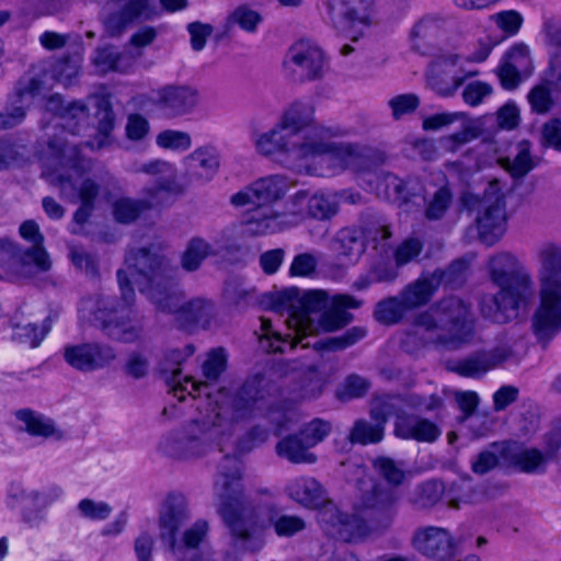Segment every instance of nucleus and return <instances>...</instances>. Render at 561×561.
Wrapping results in <instances>:
<instances>
[{"label": "nucleus", "mask_w": 561, "mask_h": 561, "mask_svg": "<svg viewBox=\"0 0 561 561\" xmlns=\"http://www.w3.org/2000/svg\"><path fill=\"white\" fill-rule=\"evenodd\" d=\"M80 62L79 57H66L57 60L51 68L53 78L65 87L70 85L79 73Z\"/></svg>", "instance_id": "nucleus-61"}, {"label": "nucleus", "mask_w": 561, "mask_h": 561, "mask_svg": "<svg viewBox=\"0 0 561 561\" xmlns=\"http://www.w3.org/2000/svg\"><path fill=\"white\" fill-rule=\"evenodd\" d=\"M126 264L139 291L158 312L174 314L185 330L209 323L214 313L213 301L195 297L184 302L185 294L174 277L175 271L161 253L160 247L151 244L130 250Z\"/></svg>", "instance_id": "nucleus-1"}, {"label": "nucleus", "mask_w": 561, "mask_h": 561, "mask_svg": "<svg viewBox=\"0 0 561 561\" xmlns=\"http://www.w3.org/2000/svg\"><path fill=\"white\" fill-rule=\"evenodd\" d=\"M39 491L24 489L21 484H11L8 491V505L22 511L23 520L31 527H37L44 520L38 508Z\"/></svg>", "instance_id": "nucleus-30"}, {"label": "nucleus", "mask_w": 561, "mask_h": 561, "mask_svg": "<svg viewBox=\"0 0 561 561\" xmlns=\"http://www.w3.org/2000/svg\"><path fill=\"white\" fill-rule=\"evenodd\" d=\"M43 89V81L31 78L27 84L19 89L14 95L12 107H7L0 113V129L12 128L19 125L25 117V101L38 94Z\"/></svg>", "instance_id": "nucleus-36"}, {"label": "nucleus", "mask_w": 561, "mask_h": 561, "mask_svg": "<svg viewBox=\"0 0 561 561\" xmlns=\"http://www.w3.org/2000/svg\"><path fill=\"white\" fill-rule=\"evenodd\" d=\"M529 50L524 44L515 45L499 67L497 76L504 89L513 90L520 82V70L529 64Z\"/></svg>", "instance_id": "nucleus-34"}, {"label": "nucleus", "mask_w": 561, "mask_h": 561, "mask_svg": "<svg viewBox=\"0 0 561 561\" xmlns=\"http://www.w3.org/2000/svg\"><path fill=\"white\" fill-rule=\"evenodd\" d=\"M408 312L400 296L389 297L377 302L374 318L381 324L392 325L400 322Z\"/></svg>", "instance_id": "nucleus-52"}, {"label": "nucleus", "mask_w": 561, "mask_h": 561, "mask_svg": "<svg viewBox=\"0 0 561 561\" xmlns=\"http://www.w3.org/2000/svg\"><path fill=\"white\" fill-rule=\"evenodd\" d=\"M506 203L481 204L477 217L479 239L488 247L494 245L506 231Z\"/></svg>", "instance_id": "nucleus-26"}, {"label": "nucleus", "mask_w": 561, "mask_h": 561, "mask_svg": "<svg viewBox=\"0 0 561 561\" xmlns=\"http://www.w3.org/2000/svg\"><path fill=\"white\" fill-rule=\"evenodd\" d=\"M54 320L55 317L48 316L43 321L41 327L35 323L16 324L13 329L12 339L31 348H35L39 346V344L50 331Z\"/></svg>", "instance_id": "nucleus-48"}, {"label": "nucleus", "mask_w": 561, "mask_h": 561, "mask_svg": "<svg viewBox=\"0 0 561 561\" xmlns=\"http://www.w3.org/2000/svg\"><path fill=\"white\" fill-rule=\"evenodd\" d=\"M328 20L341 34L357 41L356 26H369L375 12V0H327Z\"/></svg>", "instance_id": "nucleus-13"}, {"label": "nucleus", "mask_w": 561, "mask_h": 561, "mask_svg": "<svg viewBox=\"0 0 561 561\" xmlns=\"http://www.w3.org/2000/svg\"><path fill=\"white\" fill-rule=\"evenodd\" d=\"M199 100L198 90L191 85L168 84L157 91L154 104L172 116L191 113Z\"/></svg>", "instance_id": "nucleus-25"}, {"label": "nucleus", "mask_w": 561, "mask_h": 561, "mask_svg": "<svg viewBox=\"0 0 561 561\" xmlns=\"http://www.w3.org/2000/svg\"><path fill=\"white\" fill-rule=\"evenodd\" d=\"M454 203V194L451 190L444 185L436 190L425 199L424 219L430 222H438L444 220L449 213Z\"/></svg>", "instance_id": "nucleus-46"}, {"label": "nucleus", "mask_w": 561, "mask_h": 561, "mask_svg": "<svg viewBox=\"0 0 561 561\" xmlns=\"http://www.w3.org/2000/svg\"><path fill=\"white\" fill-rule=\"evenodd\" d=\"M362 513L355 512V514H344L333 504L329 503L318 514L319 522L332 529H328L332 535L339 536L345 541H353L364 539L373 534L383 533L381 528L375 526V522L364 519Z\"/></svg>", "instance_id": "nucleus-16"}, {"label": "nucleus", "mask_w": 561, "mask_h": 561, "mask_svg": "<svg viewBox=\"0 0 561 561\" xmlns=\"http://www.w3.org/2000/svg\"><path fill=\"white\" fill-rule=\"evenodd\" d=\"M20 236L33 243V245L23 252L20 251V261L15 264L14 273L16 277L31 279L38 273L50 270L51 262L49 255L43 247L44 237L39 232V227L34 220H26L20 226Z\"/></svg>", "instance_id": "nucleus-17"}, {"label": "nucleus", "mask_w": 561, "mask_h": 561, "mask_svg": "<svg viewBox=\"0 0 561 561\" xmlns=\"http://www.w3.org/2000/svg\"><path fill=\"white\" fill-rule=\"evenodd\" d=\"M18 427L31 436L49 438L61 437V432L56 427L54 421L31 409H21L15 413Z\"/></svg>", "instance_id": "nucleus-38"}, {"label": "nucleus", "mask_w": 561, "mask_h": 561, "mask_svg": "<svg viewBox=\"0 0 561 561\" xmlns=\"http://www.w3.org/2000/svg\"><path fill=\"white\" fill-rule=\"evenodd\" d=\"M285 65L302 81L320 80L328 69L323 50L308 41H299L291 45L287 51Z\"/></svg>", "instance_id": "nucleus-18"}, {"label": "nucleus", "mask_w": 561, "mask_h": 561, "mask_svg": "<svg viewBox=\"0 0 561 561\" xmlns=\"http://www.w3.org/2000/svg\"><path fill=\"white\" fill-rule=\"evenodd\" d=\"M490 282L499 288L484 294L479 301L481 316L494 323H507L518 317L534 295L535 283L530 271L513 252L499 251L486 260Z\"/></svg>", "instance_id": "nucleus-3"}, {"label": "nucleus", "mask_w": 561, "mask_h": 561, "mask_svg": "<svg viewBox=\"0 0 561 561\" xmlns=\"http://www.w3.org/2000/svg\"><path fill=\"white\" fill-rule=\"evenodd\" d=\"M228 434L224 424L208 407L202 420L192 421L184 427L170 432L159 443V449L169 457L187 459L205 454L215 440Z\"/></svg>", "instance_id": "nucleus-9"}, {"label": "nucleus", "mask_w": 561, "mask_h": 561, "mask_svg": "<svg viewBox=\"0 0 561 561\" xmlns=\"http://www.w3.org/2000/svg\"><path fill=\"white\" fill-rule=\"evenodd\" d=\"M301 291L297 287H289L283 290L272 293L271 309L279 314L287 313L286 323L289 329L294 330L290 325V316L293 312L298 311Z\"/></svg>", "instance_id": "nucleus-51"}, {"label": "nucleus", "mask_w": 561, "mask_h": 561, "mask_svg": "<svg viewBox=\"0 0 561 561\" xmlns=\"http://www.w3.org/2000/svg\"><path fill=\"white\" fill-rule=\"evenodd\" d=\"M289 188L286 176L275 174L261 178L230 196L234 207H247L256 211L247 219L248 230L256 234L274 233L287 226H295L305 218L301 206L308 198L306 191L297 192L289 201L291 209L287 214L274 213L270 206L282 199Z\"/></svg>", "instance_id": "nucleus-4"}, {"label": "nucleus", "mask_w": 561, "mask_h": 561, "mask_svg": "<svg viewBox=\"0 0 561 561\" xmlns=\"http://www.w3.org/2000/svg\"><path fill=\"white\" fill-rule=\"evenodd\" d=\"M286 491L289 497L297 503L311 508L323 510L331 501H328L321 484L313 478L300 477L291 480Z\"/></svg>", "instance_id": "nucleus-31"}, {"label": "nucleus", "mask_w": 561, "mask_h": 561, "mask_svg": "<svg viewBox=\"0 0 561 561\" xmlns=\"http://www.w3.org/2000/svg\"><path fill=\"white\" fill-rule=\"evenodd\" d=\"M425 344L449 351L473 342L476 320L471 305L458 296L443 297L414 318Z\"/></svg>", "instance_id": "nucleus-5"}, {"label": "nucleus", "mask_w": 561, "mask_h": 561, "mask_svg": "<svg viewBox=\"0 0 561 561\" xmlns=\"http://www.w3.org/2000/svg\"><path fill=\"white\" fill-rule=\"evenodd\" d=\"M271 522L279 537H293L306 528V522L296 515H280Z\"/></svg>", "instance_id": "nucleus-64"}, {"label": "nucleus", "mask_w": 561, "mask_h": 561, "mask_svg": "<svg viewBox=\"0 0 561 561\" xmlns=\"http://www.w3.org/2000/svg\"><path fill=\"white\" fill-rule=\"evenodd\" d=\"M185 185L192 183H207L218 172L220 165V157L218 151L210 146L195 149L185 160Z\"/></svg>", "instance_id": "nucleus-24"}, {"label": "nucleus", "mask_w": 561, "mask_h": 561, "mask_svg": "<svg viewBox=\"0 0 561 561\" xmlns=\"http://www.w3.org/2000/svg\"><path fill=\"white\" fill-rule=\"evenodd\" d=\"M559 435H561L559 430L550 433L546 438V448L543 450L508 443L502 447L500 454L506 462L522 472L529 474L542 473L548 462L553 459L556 451L561 447L557 439Z\"/></svg>", "instance_id": "nucleus-14"}, {"label": "nucleus", "mask_w": 561, "mask_h": 561, "mask_svg": "<svg viewBox=\"0 0 561 561\" xmlns=\"http://www.w3.org/2000/svg\"><path fill=\"white\" fill-rule=\"evenodd\" d=\"M539 306L531 318L534 334L542 346L561 331V245L543 242L536 250Z\"/></svg>", "instance_id": "nucleus-7"}, {"label": "nucleus", "mask_w": 561, "mask_h": 561, "mask_svg": "<svg viewBox=\"0 0 561 561\" xmlns=\"http://www.w3.org/2000/svg\"><path fill=\"white\" fill-rule=\"evenodd\" d=\"M437 290L430 274H423L416 280L409 284L401 293L400 298L409 311L426 305Z\"/></svg>", "instance_id": "nucleus-42"}, {"label": "nucleus", "mask_w": 561, "mask_h": 561, "mask_svg": "<svg viewBox=\"0 0 561 561\" xmlns=\"http://www.w3.org/2000/svg\"><path fill=\"white\" fill-rule=\"evenodd\" d=\"M358 494L354 511L366 514L377 528L388 530L398 515L402 494L399 489L387 486L377 481L358 480Z\"/></svg>", "instance_id": "nucleus-10"}, {"label": "nucleus", "mask_w": 561, "mask_h": 561, "mask_svg": "<svg viewBox=\"0 0 561 561\" xmlns=\"http://www.w3.org/2000/svg\"><path fill=\"white\" fill-rule=\"evenodd\" d=\"M211 247L202 238H193L181 257V265L187 272L198 270L202 262L210 254Z\"/></svg>", "instance_id": "nucleus-55"}, {"label": "nucleus", "mask_w": 561, "mask_h": 561, "mask_svg": "<svg viewBox=\"0 0 561 561\" xmlns=\"http://www.w3.org/2000/svg\"><path fill=\"white\" fill-rule=\"evenodd\" d=\"M399 411L398 398L390 394L375 397L370 407V419L386 426L390 416Z\"/></svg>", "instance_id": "nucleus-60"}, {"label": "nucleus", "mask_w": 561, "mask_h": 561, "mask_svg": "<svg viewBox=\"0 0 561 561\" xmlns=\"http://www.w3.org/2000/svg\"><path fill=\"white\" fill-rule=\"evenodd\" d=\"M279 121L287 127L306 137L309 141L333 145L334 136L331 128L319 125L314 118V106L311 102L295 101L282 114Z\"/></svg>", "instance_id": "nucleus-19"}, {"label": "nucleus", "mask_w": 561, "mask_h": 561, "mask_svg": "<svg viewBox=\"0 0 561 561\" xmlns=\"http://www.w3.org/2000/svg\"><path fill=\"white\" fill-rule=\"evenodd\" d=\"M457 60V55L439 57L432 62L428 70V84L443 96H451L465 81V77L450 76Z\"/></svg>", "instance_id": "nucleus-28"}, {"label": "nucleus", "mask_w": 561, "mask_h": 561, "mask_svg": "<svg viewBox=\"0 0 561 561\" xmlns=\"http://www.w3.org/2000/svg\"><path fill=\"white\" fill-rule=\"evenodd\" d=\"M208 529L209 527L206 520L199 519L195 522L183 533L181 540L175 538V545L178 546L179 550L174 549L173 547H169L170 551L179 561H184L187 558L198 559L201 557H211L207 553H201L197 550L199 543L205 539Z\"/></svg>", "instance_id": "nucleus-37"}, {"label": "nucleus", "mask_w": 561, "mask_h": 561, "mask_svg": "<svg viewBox=\"0 0 561 561\" xmlns=\"http://www.w3.org/2000/svg\"><path fill=\"white\" fill-rule=\"evenodd\" d=\"M241 471L242 465L237 456H225L218 466L214 492L217 512L230 530L234 548L254 551L261 542L250 527Z\"/></svg>", "instance_id": "nucleus-6"}, {"label": "nucleus", "mask_w": 561, "mask_h": 561, "mask_svg": "<svg viewBox=\"0 0 561 561\" xmlns=\"http://www.w3.org/2000/svg\"><path fill=\"white\" fill-rule=\"evenodd\" d=\"M383 425L377 421L358 419L354 422L350 431L348 440L354 445L358 444L366 446L380 443L383 439Z\"/></svg>", "instance_id": "nucleus-47"}, {"label": "nucleus", "mask_w": 561, "mask_h": 561, "mask_svg": "<svg viewBox=\"0 0 561 561\" xmlns=\"http://www.w3.org/2000/svg\"><path fill=\"white\" fill-rule=\"evenodd\" d=\"M367 335L364 327H352L340 336L328 337L314 344L318 350L340 351L354 345Z\"/></svg>", "instance_id": "nucleus-56"}, {"label": "nucleus", "mask_w": 561, "mask_h": 561, "mask_svg": "<svg viewBox=\"0 0 561 561\" xmlns=\"http://www.w3.org/2000/svg\"><path fill=\"white\" fill-rule=\"evenodd\" d=\"M446 23V19L439 15L423 16L411 31L412 47L425 54L440 37Z\"/></svg>", "instance_id": "nucleus-35"}, {"label": "nucleus", "mask_w": 561, "mask_h": 561, "mask_svg": "<svg viewBox=\"0 0 561 561\" xmlns=\"http://www.w3.org/2000/svg\"><path fill=\"white\" fill-rule=\"evenodd\" d=\"M79 312L83 328L105 330V301L101 295L82 300Z\"/></svg>", "instance_id": "nucleus-50"}, {"label": "nucleus", "mask_w": 561, "mask_h": 561, "mask_svg": "<svg viewBox=\"0 0 561 561\" xmlns=\"http://www.w3.org/2000/svg\"><path fill=\"white\" fill-rule=\"evenodd\" d=\"M154 207H161V205L153 203L151 197L144 196L142 199L123 197L113 203L112 214L115 221L128 225L136 221L144 211Z\"/></svg>", "instance_id": "nucleus-45"}, {"label": "nucleus", "mask_w": 561, "mask_h": 561, "mask_svg": "<svg viewBox=\"0 0 561 561\" xmlns=\"http://www.w3.org/2000/svg\"><path fill=\"white\" fill-rule=\"evenodd\" d=\"M513 158L503 157L499 164L514 179L523 180L539 163V159L531 154V142L522 140L516 145Z\"/></svg>", "instance_id": "nucleus-39"}, {"label": "nucleus", "mask_w": 561, "mask_h": 561, "mask_svg": "<svg viewBox=\"0 0 561 561\" xmlns=\"http://www.w3.org/2000/svg\"><path fill=\"white\" fill-rule=\"evenodd\" d=\"M334 251L343 257L354 259L364 252V241L360 231L355 228L341 229L333 240Z\"/></svg>", "instance_id": "nucleus-49"}, {"label": "nucleus", "mask_w": 561, "mask_h": 561, "mask_svg": "<svg viewBox=\"0 0 561 561\" xmlns=\"http://www.w3.org/2000/svg\"><path fill=\"white\" fill-rule=\"evenodd\" d=\"M301 304L298 311L290 316V325L294 327L296 337L289 334L284 337L280 333L273 331L272 322L262 319L264 336L260 340L261 347L270 353H285L286 348L293 350L304 337L323 331H335L345 327L353 319L347 309H357L362 302L347 294L335 295L331 304L324 290H306L300 295Z\"/></svg>", "instance_id": "nucleus-2"}, {"label": "nucleus", "mask_w": 561, "mask_h": 561, "mask_svg": "<svg viewBox=\"0 0 561 561\" xmlns=\"http://www.w3.org/2000/svg\"><path fill=\"white\" fill-rule=\"evenodd\" d=\"M279 142L286 159L295 161H305L314 159L317 157L329 154L332 145L320 141H309L306 137L298 134L294 129L287 127L279 119L275 124Z\"/></svg>", "instance_id": "nucleus-22"}, {"label": "nucleus", "mask_w": 561, "mask_h": 561, "mask_svg": "<svg viewBox=\"0 0 561 561\" xmlns=\"http://www.w3.org/2000/svg\"><path fill=\"white\" fill-rule=\"evenodd\" d=\"M339 209V202L333 195L314 194L308 198V215L316 219H329Z\"/></svg>", "instance_id": "nucleus-57"}, {"label": "nucleus", "mask_w": 561, "mask_h": 561, "mask_svg": "<svg viewBox=\"0 0 561 561\" xmlns=\"http://www.w3.org/2000/svg\"><path fill=\"white\" fill-rule=\"evenodd\" d=\"M373 468L387 483V486L397 488L405 479V465L387 456H379L373 460Z\"/></svg>", "instance_id": "nucleus-53"}, {"label": "nucleus", "mask_w": 561, "mask_h": 561, "mask_svg": "<svg viewBox=\"0 0 561 561\" xmlns=\"http://www.w3.org/2000/svg\"><path fill=\"white\" fill-rule=\"evenodd\" d=\"M344 168L365 171L377 168L386 162L383 151L369 147H359L351 144L334 142L329 151Z\"/></svg>", "instance_id": "nucleus-23"}, {"label": "nucleus", "mask_w": 561, "mask_h": 561, "mask_svg": "<svg viewBox=\"0 0 561 561\" xmlns=\"http://www.w3.org/2000/svg\"><path fill=\"white\" fill-rule=\"evenodd\" d=\"M310 448L297 433L280 439L276 445V453L279 457L287 459L291 463H314L317 456L310 451Z\"/></svg>", "instance_id": "nucleus-44"}, {"label": "nucleus", "mask_w": 561, "mask_h": 561, "mask_svg": "<svg viewBox=\"0 0 561 561\" xmlns=\"http://www.w3.org/2000/svg\"><path fill=\"white\" fill-rule=\"evenodd\" d=\"M262 20V15L249 5H238L227 15L221 31L217 34V38L225 39L230 37L236 26H239L247 33H255Z\"/></svg>", "instance_id": "nucleus-40"}, {"label": "nucleus", "mask_w": 561, "mask_h": 561, "mask_svg": "<svg viewBox=\"0 0 561 561\" xmlns=\"http://www.w3.org/2000/svg\"><path fill=\"white\" fill-rule=\"evenodd\" d=\"M362 238L364 245L379 250L381 255H387L390 249L391 231L387 220L377 214L366 211L362 215Z\"/></svg>", "instance_id": "nucleus-32"}, {"label": "nucleus", "mask_w": 561, "mask_h": 561, "mask_svg": "<svg viewBox=\"0 0 561 561\" xmlns=\"http://www.w3.org/2000/svg\"><path fill=\"white\" fill-rule=\"evenodd\" d=\"M64 359L72 368L90 373L101 369L105 363V350L102 343L87 342L66 345Z\"/></svg>", "instance_id": "nucleus-27"}, {"label": "nucleus", "mask_w": 561, "mask_h": 561, "mask_svg": "<svg viewBox=\"0 0 561 561\" xmlns=\"http://www.w3.org/2000/svg\"><path fill=\"white\" fill-rule=\"evenodd\" d=\"M142 51L125 49L117 53H107V70L127 73L141 57Z\"/></svg>", "instance_id": "nucleus-63"}, {"label": "nucleus", "mask_w": 561, "mask_h": 561, "mask_svg": "<svg viewBox=\"0 0 561 561\" xmlns=\"http://www.w3.org/2000/svg\"><path fill=\"white\" fill-rule=\"evenodd\" d=\"M275 386L262 375L248 378L232 397L218 390L207 393V404L229 434L234 422L266 415L275 402Z\"/></svg>", "instance_id": "nucleus-8"}, {"label": "nucleus", "mask_w": 561, "mask_h": 561, "mask_svg": "<svg viewBox=\"0 0 561 561\" xmlns=\"http://www.w3.org/2000/svg\"><path fill=\"white\" fill-rule=\"evenodd\" d=\"M195 352L192 344H187L183 350H172L167 353L163 362L160 363L159 371L163 376L165 382L172 387L175 396L178 391H182L185 387L182 383L181 364Z\"/></svg>", "instance_id": "nucleus-41"}, {"label": "nucleus", "mask_w": 561, "mask_h": 561, "mask_svg": "<svg viewBox=\"0 0 561 561\" xmlns=\"http://www.w3.org/2000/svg\"><path fill=\"white\" fill-rule=\"evenodd\" d=\"M156 144L165 150L186 151L192 147V138L186 131L165 129L157 135Z\"/></svg>", "instance_id": "nucleus-59"}, {"label": "nucleus", "mask_w": 561, "mask_h": 561, "mask_svg": "<svg viewBox=\"0 0 561 561\" xmlns=\"http://www.w3.org/2000/svg\"><path fill=\"white\" fill-rule=\"evenodd\" d=\"M227 368V354L224 348H215L211 350L206 360L204 362L202 366L203 376L206 378V382H196L191 377H185L183 380L185 382L192 383V390L198 391V396L202 394L203 391H205V394L209 393L207 389L209 388V382L217 381L219 376L226 370Z\"/></svg>", "instance_id": "nucleus-43"}, {"label": "nucleus", "mask_w": 561, "mask_h": 561, "mask_svg": "<svg viewBox=\"0 0 561 561\" xmlns=\"http://www.w3.org/2000/svg\"><path fill=\"white\" fill-rule=\"evenodd\" d=\"M531 111L537 114H547L554 105L551 83L546 81L535 85L527 95Z\"/></svg>", "instance_id": "nucleus-58"}, {"label": "nucleus", "mask_w": 561, "mask_h": 561, "mask_svg": "<svg viewBox=\"0 0 561 561\" xmlns=\"http://www.w3.org/2000/svg\"><path fill=\"white\" fill-rule=\"evenodd\" d=\"M135 173H145L154 176L153 184L142 188V196L151 197L153 203L161 206L168 205L172 198L181 196L186 191V185L180 181L174 164L162 159H154L134 165Z\"/></svg>", "instance_id": "nucleus-12"}, {"label": "nucleus", "mask_w": 561, "mask_h": 561, "mask_svg": "<svg viewBox=\"0 0 561 561\" xmlns=\"http://www.w3.org/2000/svg\"><path fill=\"white\" fill-rule=\"evenodd\" d=\"M190 519L191 511L186 497L181 493L168 494L159 511L158 524L161 540L179 550L175 545V535Z\"/></svg>", "instance_id": "nucleus-21"}, {"label": "nucleus", "mask_w": 561, "mask_h": 561, "mask_svg": "<svg viewBox=\"0 0 561 561\" xmlns=\"http://www.w3.org/2000/svg\"><path fill=\"white\" fill-rule=\"evenodd\" d=\"M468 263L465 260H455L444 270H435L430 273L434 283H437V289L440 285L449 288H458L466 280Z\"/></svg>", "instance_id": "nucleus-54"}, {"label": "nucleus", "mask_w": 561, "mask_h": 561, "mask_svg": "<svg viewBox=\"0 0 561 561\" xmlns=\"http://www.w3.org/2000/svg\"><path fill=\"white\" fill-rule=\"evenodd\" d=\"M413 546L427 558L440 561L450 560L459 553V542L442 527L428 526L416 529Z\"/></svg>", "instance_id": "nucleus-20"}, {"label": "nucleus", "mask_w": 561, "mask_h": 561, "mask_svg": "<svg viewBox=\"0 0 561 561\" xmlns=\"http://www.w3.org/2000/svg\"><path fill=\"white\" fill-rule=\"evenodd\" d=\"M514 356L511 345L499 344L490 350H479L469 355L451 359L446 363V368L461 377L479 379L489 371L499 368Z\"/></svg>", "instance_id": "nucleus-15"}, {"label": "nucleus", "mask_w": 561, "mask_h": 561, "mask_svg": "<svg viewBox=\"0 0 561 561\" xmlns=\"http://www.w3.org/2000/svg\"><path fill=\"white\" fill-rule=\"evenodd\" d=\"M331 423L322 419H314L306 424L298 433L311 448L321 443L330 433Z\"/></svg>", "instance_id": "nucleus-62"}, {"label": "nucleus", "mask_w": 561, "mask_h": 561, "mask_svg": "<svg viewBox=\"0 0 561 561\" xmlns=\"http://www.w3.org/2000/svg\"><path fill=\"white\" fill-rule=\"evenodd\" d=\"M57 185L61 195L76 203L81 201V206L75 211L69 231L76 236L89 237L95 233V224L92 220L94 199L99 194V185L91 179H81L76 171V176L59 175Z\"/></svg>", "instance_id": "nucleus-11"}, {"label": "nucleus", "mask_w": 561, "mask_h": 561, "mask_svg": "<svg viewBox=\"0 0 561 561\" xmlns=\"http://www.w3.org/2000/svg\"><path fill=\"white\" fill-rule=\"evenodd\" d=\"M46 110L62 119L61 126L72 135L81 131L88 121L87 107L79 102L65 104L59 94L51 95L46 102Z\"/></svg>", "instance_id": "nucleus-33"}, {"label": "nucleus", "mask_w": 561, "mask_h": 561, "mask_svg": "<svg viewBox=\"0 0 561 561\" xmlns=\"http://www.w3.org/2000/svg\"><path fill=\"white\" fill-rule=\"evenodd\" d=\"M440 434L434 422L414 414L400 416L394 424V435L402 439L433 443Z\"/></svg>", "instance_id": "nucleus-29"}]
</instances>
